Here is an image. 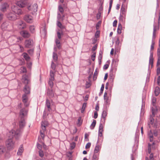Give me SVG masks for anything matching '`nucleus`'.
Masks as SVG:
<instances>
[{
	"mask_svg": "<svg viewBox=\"0 0 160 160\" xmlns=\"http://www.w3.org/2000/svg\"><path fill=\"white\" fill-rule=\"evenodd\" d=\"M160 92V89L158 87H157L155 88L154 90V92L156 96L158 95Z\"/></svg>",
	"mask_w": 160,
	"mask_h": 160,
	"instance_id": "nucleus-30",
	"label": "nucleus"
},
{
	"mask_svg": "<svg viewBox=\"0 0 160 160\" xmlns=\"http://www.w3.org/2000/svg\"><path fill=\"white\" fill-rule=\"evenodd\" d=\"M153 52L150 51V55L149 57V67H150V66H151V68L152 67L153 64Z\"/></svg>",
	"mask_w": 160,
	"mask_h": 160,
	"instance_id": "nucleus-16",
	"label": "nucleus"
},
{
	"mask_svg": "<svg viewBox=\"0 0 160 160\" xmlns=\"http://www.w3.org/2000/svg\"><path fill=\"white\" fill-rule=\"evenodd\" d=\"M104 84H102V85L100 89V92L101 93L103 91L104 89Z\"/></svg>",
	"mask_w": 160,
	"mask_h": 160,
	"instance_id": "nucleus-56",
	"label": "nucleus"
},
{
	"mask_svg": "<svg viewBox=\"0 0 160 160\" xmlns=\"http://www.w3.org/2000/svg\"><path fill=\"white\" fill-rule=\"evenodd\" d=\"M100 149V147L99 145L97 144L95 147L94 150V154L97 153Z\"/></svg>",
	"mask_w": 160,
	"mask_h": 160,
	"instance_id": "nucleus-29",
	"label": "nucleus"
},
{
	"mask_svg": "<svg viewBox=\"0 0 160 160\" xmlns=\"http://www.w3.org/2000/svg\"><path fill=\"white\" fill-rule=\"evenodd\" d=\"M6 148L5 147L2 145H0V154H2L5 152Z\"/></svg>",
	"mask_w": 160,
	"mask_h": 160,
	"instance_id": "nucleus-32",
	"label": "nucleus"
},
{
	"mask_svg": "<svg viewBox=\"0 0 160 160\" xmlns=\"http://www.w3.org/2000/svg\"><path fill=\"white\" fill-rule=\"evenodd\" d=\"M119 19L120 22L122 23L124 22L125 19V15H121V14Z\"/></svg>",
	"mask_w": 160,
	"mask_h": 160,
	"instance_id": "nucleus-27",
	"label": "nucleus"
},
{
	"mask_svg": "<svg viewBox=\"0 0 160 160\" xmlns=\"http://www.w3.org/2000/svg\"><path fill=\"white\" fill-rule=\"evenodd\" d=\"M47 94L50 98H52L54 96V92L52 90L48 89Z\"/></svg>",
	"mask_w": 160,
	"mask_h": 160,
	"instance_id": "nucleus-20",
	"label": "nucleus"
},
{
	"mask_svg": "<svg viewBox=\"0 0 160 160\" xmlns=\"http://www.w3.org/2000/svg\"><path fill=\"white\" fill-rule=\"evenodd\" d=\"M46 106L47 107L48 110L50 111L51 110L50 107V103L48 99H47L46 101Z\"/></svg>",
	"mask_w": 160,
	"mask_h": 160,
	"instance_id": "nucleus-23",
	"label": "nucleus"
},
{
	"mask_svg": "<svg viewBox=\"0 0 160 160\" xmlns=\"http://www.w3.org/2000/svg\"><path fill=\"white\" fill-rule=\"evenodd\" d=\"M21 34L24 38H28L30 36L29 33L26 30H23L21 32Z\"/></svg>",
	"mask_w": 160,
	"mask_h": 160,
	"instance_id": "nucleus-14",
	"label": "nucleus"
},
{
	"mask_svg": "<svg viewBox=\"0 0 160 160\" xmlns=\"http://www.w3.org/2000/svg\"><path fill=\"white\" fill-rule=\"evenodd\" d=\"M39 155L41 157H42L43 156L44 154L42 151L40 150L39 151Z\"/></svg>",
	"mask_w": 160,
	"mask_h": 160,
	"instance_id": "nucleus-50",
	"label": "nucleus"
},
{
	"mask_svg": "<svg viewBox=\"0 0 160 160\" xmlns=\"http://www.w3.org/2000/svg\"><path fill=\"white\" fill-rule=\"evenodd\" d=\"M75 142H73L70 143V147L72 149H73L75 147Z\"/></svg>",
	"mask_w": 160,
	"mask_h": 160,
	"instance_id": "nucleus-46",
	"label": "nucleus"
},
{
	"mask_svg": "<svg viewBox=\"0 0 160 160\" xmlns=\"http://www.w3.org/2000/svg\"><path fill=\"white\" fill-rule=\"evenodd\" d=\"M107 115V113L106 111L103 110L102 114L101 120L103 122L105 121L106 117Z\"/></svg>",
	"mask_w": 160,
	"mask_h": 160,
	"instance_id": "nucleus-18",
	"label": "nucleus"
},
{
	"mask_svg": "<svg viewBox=\"0 0 160 160\" xmlns=\"http://www.w3.org/2000/svg\"><path fill=\"white\" fill-rule=\"evenodd\" d=\"M23 91L24 94L22 96V101L26 107L29 106V103L28 102V95L30 93V88L29 85H26L25 86Z\"/></svg>",
	"mask_w": 160,
	"mask_h": 160,
	"instance_id": "nucleus-2",
	"label": "nucleus"
},
{
	"mask_svg": "<svg viewBox=\"0 0 160 160\" xmlns=\"http://www.w3.org/2000/svg\"><path fill=\"white\" fill-rule=\"evenodd\" d=\"M53 58L54 62H56L58 60V56L57 53L53 52Z\"/></svg>",
	"mask_w": 160,
	"mask_h": 160,
	"instance_id": "nucleus-37",
	"label": "nucleus"
},
{
	"mask_svg": "<svg viewBox=\"0 0 160 160\" xmlns=\"http://www.w3.org/2000/svg\"><path fill=\"white\" fill-rule=\"evenodd\" d=\"M86 106V103H84L82 105V108L81 110V112L82 113L85 110V108Z\"/></svg>",
	"mask_w": 160,
	"mask_h": 160,
	"instance_id": "nucleus-43",
	"label": "nucleus"
},
{
	"mask_svg": "<svg viewBox=\"0 0 160 160\" xmlns=\"http://www.w3.org/2000/svg\"><path fill=\"white\" fill-rule=\"evenodd\" d=\"M38 9V6L36 3L32 4L28 7V9L31 12V13L32 14H35L37 11Z\"/></svg>",
	"mask_w": 160,
	"mask_h": 160,
	"instance_id": "nucleus-4",
	"label": "nucleus"
},
{
	"mask_svg": "<svg viewBox=\"0 0 160 160\" xmlns=\"http://www.w3.org/2000/svg\"><path fill=\"white\" fill-rule=\"evenodd\" d=\"M23 149L22 148V145H21L20 146L18 150V152H17V154L18 155H20L22 154V153L23 152Z\"/></svg>",
	"mask_w": 160,
	"mask_h": 160,
	"instance_id": "nucleus-24",
	"label": "nucleus"
},
{
	"mask_svg": "<svg viewBox=\"0 0 160 160\" xmlns=\"http://www.w3.org/2000/svg\"><path fill=\"white\" fill-rule=\"evenodd\" d=\"M7 18L10 20H15L17 19V17L15 13L12 12L8 13L7 15Z\"/></svg>",
	"mask_w": 160,
	"mask_h": 160,
	"instance_id": "nucleus-7",
	"label": "nucleus"
},
{
	"mask_svg": "<svg viewBox=\"0 0 160 160\" xmlns=\"http://www.w3.org/2000/svg\"><path fill=\"white\" fill-rule=\"evenodd\" d=\"M117 23V20H115L114 21L113 23V26L114 27H116Z\"/></svg>",
	"mask_w": 160,
	"mask_h": 160,
	"instance_id": "nucleus-59",
	"label": "nucleus"
},
{
	"mask_svg": "<svg viewBox=\"0 0 160 160\" xmlns=\"http://www.w3.org/2000/svg\"><path fill=\"white\" fill-rule=\"evenodd\" d=\"M57 36L58 38L59 39H61V35H62V33L61 34L60 32H58L57 33Z\"/></svg>",
	"mask_w": 160,
	"mask_h": 160,
	"instance_id": "nucleus-52",
	"label": "nucleus"
},
{
	"mask_svg": "<svg viewBox=\"0 0 160 160\" xmlns=\"http://www.w3.org/2000/svg\"><path fill=\"white\" fill-rule=\"evenodd\" d=\"M22 82L26 85H29L30 79L28 76L25 74L22 76Z\"/></svg>",
	"mask_w": 160,
	"mask_h": 160,
	"instance_id": "nucleus-11",
	"label": "nucleus"
},
{
	"mask_svg": "<svg viewBox=\"0 0 160 160\" xmlns=\"http://www.w3.org/2000/svg\"><path fill=\"white\" fill-rule=\"evenodd\" d=\"M16 25L20 29H22L26 28L25 23L22 20H19L16 22Z\"/></svg>",
	"mask_w": 160,
	"mask_h": 160,
	"instance_id": "nucleus-5",
	"label": "nucleus"
},
{
	"mask_svg": "<svg viewBox=\"0 0 160 160\" xmlns=\"http://www.w3.org/2000/svg\"><path fill=\"white\" fill-rule=\"evenodd\" d=\"M157 54L158 56H160V48H158L157 50Z\"/></svg>",
	"mask_w": 160,
	"mask_h": 160,
	"instance_id": "nucleus-64",
	"label": "nucleus"
},
{
	"mask_svg": "<svg viewBox=\"0 0 160 160\" xmlns=\"http://www.w3.org/2000/svg\"><path fill=\"white\" fill-rule=\"evenodd\" d=\"M22 55L26 61H28L30 59V57L26 52H23Z\"/></svg>",
	"mask_w": 160,
	"mask_h": 160,
	"instance_id": "nucleus-25",
	"label": "nucleus"
},
{
	"mask_svg": "<svg viewBox=\"0 0 160 160\" xmlns=\"http://www.w3.org/2000/svg\"><path fill=\"white\" fill-rule=\"evenodd\" d=\"M91 146V143L90 142H88L87 144L86 145L85 148H89Z\"/></svg>",
	"mask_w": 160,
	"mask_h": 160,
	"instance_id": "nucleus-58",
	"label": "nucleus"
},
{
	"mask_svg": "<svg viewBox=\"0 0 160 160\" xmlns=\"http://www.w3.org/2000/svg\"><path fill=\"white\" fill-rule=\"evenodd\" d=\"M20 69L21 72L22 73H25L27 72L26 69L25 67H21Z\"/></svg>",
	"mask_w": 160,
	"mask_h": 160,
	"instance_id": "nucleus-45",
	"label": "nucleus"
},
{
	"mask_svg": "<svg viewBox=\"0 0 160 160\" xmlns=\"http://www.w3.org/2000/svg\"><path fill=\"white\" fill-rule=\"evenodd\" d=\"M45 131L41 130L40 131V135L41 136L43 139L44 136V131Z\"/></svg>",
	"mask_w": 160,
	"mask_h": 160,
	"instance_id": "nucleus-48",
	"label": "nucleus"
},
{
	"mask_svg": "<svg viewBox=\"0 0 160 160\" xmlns=\"http://www.w3.org/2000/svg\"><path fill=\"white\" fill-rule=\"evenodd\" d=\"M96 56L95 53H94L93 54H92L91 56V59L92 60L94 61L95 60V57Z\"/></svg>",
	"mask_w": 160,
	"mask_h": 160,
	"instance_id": "nucleus-57",
	"label": "nucleus"
},
{
	"mask_svg": "<svg viewBox=\"0 0 160 160\" xmlns=\"http://www.w3.org/2000/svg\"><path fill=\"white\" fill-rule=\"evenodd\" d=\"M153 133L152 132L151 130H150L149 132L148 133V136L149 138L150 141L151 142H152L153 140Z\"/></svg>",
	"mask_w": 160,
	"mask_h": 160,
	"instance_id": "nucleus-21",
	"label": "nucleus"
},
{
	"mask_svg": "<svg viewBox=\"0 0 160 160\" xmlns=\"http://www.w3.org/2000/svg\"><path fill=\"white\" fill-rule=\"evenodd\" d=\"M51 68L54 70H55L56 68V65L53 62H52Z\"/></svg>",
	"mask_w": 160,
	"mask_h": 160,
	"instance_id": "nucleus-49",
	"label": "nucleus"
},
{
	"mask_svg": "<svg viewBox=\"0 0 160 160\" xmlns=\"http://www.w3.org/2000/svg\"><path fill=\"white\" fill-rule=\"evenodd\" d=\"M9 7V5L7 3L5 2L2 4L0 6V10L2 12H5Z\"/></svg>",
	"mask_w": 160,
	"mask_h": 160,
	"instance_id": "nucleus-13",
	"label": "nucleus"
},
{
	"mask_svg": "<svg viewBox=\"0 0 160 160\" xmlns=\"http://www.w3.org/2000/svg\"><path fill=\"white\" fill-rule=\"evenodd\" d=\"M7 135L9 138L6 142V146L9 150L13 149L15 147V142L12 138L14 136L16 139H18L21 136V131L18 129L16 131L12 130L8 133Z\"/></svg>",
	"mask_w": 160,
	"mask_h": 160,
	"instance_id": "nucleus-1",
	"label": "nucleus"
},
{
	"mask_svg": "<svg viewBox=\"0 0 160 160\" xmlns=\"http://www.w3.org/2000/svg\"><path fill=\"white\" fill-rule=\"evenodd\" d=\"M152 147V149H155V146H154V142H153L152 145H151L150 143H148V152L149 153H150L151 152V147Z\"/></svg>",
	"mask_w": 160,
	"mask_h": 160,
	"instance_id": "nucleus-22",
	"label": "nucleus"
},
{
	"mask_svg": "<svg viewBox=\"0 0 160 160\" xmlns=\"http://www.w3.org/2000/svg\"><path fill=\"white\" fill-rule=\"evenodd\" d=\"M98 73L97 71V70H95V71L94 73L93 76V79L94 80H95L96 79Z\"/></svg>",
	"mask_w": 160,
	"mask_h": 160,
	"instance_id": "nucleus-44",
	"label": "nucleus"
},
{
	"mask_svg": "<svg viewBox=\"0 0 160 160\" xmlns=\"http://www.w3.org/2000/svg\"><path fill=\"white\" fill-rule=\"evenodd\" d=\"M155 112L156 111L154 109V108H152V115H150L149 118L150 122H149V123H150L151 125H152V124L153 123L154 119L153 118L155 116Z\"/></svg>",
	"mask_w": 160,
	"mask_h": 160,
	"instance_id": "nucleus-12",
	"label": "nucleus"
},
{
	"mask_svg": "<svg viewBox=\"0 0 160 160\" xmlns=\"http://www.w3.org/2000/svg\"><path fill=\"white\" fill-rule=\"evenodd\" d=\"M33 42L32 40L29 39L25 41V47L27 48H31L32 47Z\"/></svg>",
	"mask_w": 160,
	"mask_h": 160,
	"instance_id": "nucleus-9",
	"label": "nucleus"
},
{
	"mask_svg": "<svg viewBox=\"0 0 160 160\" xmlns=\"http://www.w3.org/2000/svg\"><path fill=\"white\" fill-rule=\"evenodd\" d=\"M98 116V114L97 112H94V118L96 119L97 118Z\"/></svg>",
	"mask_w": 160,
	"mask_h": 160,
	"instance_id": "nucleus-60",
	"label": "nucleus"
},
{
	"mask_svg": "<svg viewBox=\"0 0 160 160\" xmlns=\"http://www.w3.org/2000/svg\"><path fill=\"white\" fill-rule=\"evenodd\" d=\"M62 16L59 13H58L57 18V21H60V19L61 18Z\"/></svg>",
	"mask_w": 160,
	"mask_h": 160,
	"instance_id": "nucleus-54",
	"label": "nucleus"
},
{
	"mask_svg": "<svg viewBox=\"0 0 160 160\" xmlns=\"http://www.w3.org/2000/svg\"><path fill=\"white\" fill-rule=\"evenodd\" d=\"M121 14L122 15H125L126 10L125 6H123V5H122L121 9Z\"/></svg>",
	"mask_w": 160,
	"mask_h": 160,
	"instance_id": "nucleus-28",
	"label": "nucleus"
},
{
	"mask_svg": "<svg viewBox=\"0 0 160 160\" xmlns=\"http://www.w3.org/2000/svg\"><path fill=\"white\" fill-rule=\"evenodd\" d=\"M152 103H153V105H154L156 102V98L155 97H153L152 99Z\"/></svg>",
	"mask_w": 160,
	"mask_h": 160,
	"instance_id": "nucleus-53",
	"label": "nucleus"
},
{
	"mask_svg": "<svg viewBox=\"0 0 160 160\" xmlns=\"http://www.w3.org/2000/svg\"><path fill=\"white\" fill-rule=\"evenodd\" d=\"M48 123L47 121H44L42 122V130L45 131L46 127L48 126Z\"/></svg>",
	"mask_w": 160,
	"mask_h": 160,
	"instance_id": "nucleus-19",
	"label": "nucleus"
},
{
	"mask_svg": "<svg viewBox=\"0 0 160 160\" xmlns=\"http://www.w3.org/2000/svg\"><path fill=\"white\" fill-rule=\"evenodd\" d=\"M53 80H51V79H49L48 81V84L51 88H52L53 84Z\"/></svg>",
	"mask_w": 160,
	"mask_h": 160,
	"instance_id": "nucleus-41",
	"label": "nucleus"
},
{
	"mask_svg": "<svg viewBox=\"0 0 160 160\" xmlns=\"http://www.w3.org/2000/svg\"><path fill=\"white\" fill-rule=\"evenodd\" d=\"M159 29L158 27H157L156 25L154 24L153 25V35L152 37V41L155 38L156 32Z\"/></svg>",
	"mask_w": 160,
	"mask_h": 160,
	"instance_id": "nucleus-17",
	"label": "nucleus"
},
{
	"mask_svg": "<svg viewBox=\"0 0 160 160\" xmlns=\"http://www.w3.org/2000/svg\"><path fill=\"white\" fill-rule=\"evenodd\" d=\"M58 10L62 14L64 10L63 8H62V7L61 6H59L58 7Z\"/></svg>",
	"mask_w": 160,
	"mask_h": 160,
	"instance_id": "nucleus-47",
	"label": "nucleus"
},
{
	"mask_svg": "<svg viewBox=\"0 0 160 160\" xmlns=\"http://www.w3.org/2000/svg\"><path fill=\"white\" fill-rule=\"evenodd\" d=\"M21 1L17 2V5L20 7H24L26 4V1L27 0H20Z\"/></svg>",
	"mask_w": 160,
	"mask_h": 160,
	"instance_id": "nucleus-15",
	"label": "nucleus"
},
{
	"mask_svg": "<svg viewBox=\"0 0 160 160\" xmlns=\"http://www.w3.org/2000/svg\"><path fill=\"white\" fill-rule=\"evenodd\" d=\"M158 132L157 130H155L153 131V134L154 136H158Z\"/></svg>",
	"mask_w": 160,
	"mask_h": 160,
	"instance_id": "nucleus-51",
	"label": "nucleus"
},
{
	"mask_svg": "<svg viewBox=\"0 0 160 160\" xmlns=\"http://www.w3.org/2000/svg\"><path fill=\"white\" fill-rule=\"evenodd\" d=\"M29 29L32 33H34L35 32V28L34 26L31 25L29 27Z\"/></svg>",
	"mask_w": 160,
	"mask_h": 160,
	"instance_id": "nucleus-34",
	"label": "nucleus"
},
{
	"mask_svg": "<svg viewBox=\"0 0 160 160\" xmlns=\"http://www.w3.org/2000/svg\"><path fill=\"white\" fill-rule=\"evenodd\" d=\"M96 121L95 120H93L92 123L91 124L90 126V128H91V129H94L96 124Z\"/></svg>",
	"mask_w": 160,
	"mask_h": 160,
	"instance_id": "nucleus-36",
	"label": "nucleus"
},
{
	"mask_svg": "<svg viewBox=\"0 0 160 160\" xmlns=\"http://www.w3.org/2000/svg\"><path fill=\"white\" fill-rule=\"evenodd\" d=\"M154 42L153 41H152V43L151 46V50H152L154 48Z\"/></svg>",
	"mask_w": 160,
	"mask_h": 160,
	"instance_id": "nucleus-55",
	"label": "nucleus"
},
{
	"mask_svg": "<svg viewBox=\"0 0 160 160\" xmlns=\"http://www.w3.org/2000/svg\"><path fill=\"white\" fill-rule=\"evenodd\" d=\"M50 78L49 79H51V80H54V73L52 71H50Z\"/></svg>",
	"mask_w": 160,
	"mask_h": 160,
	"instance_id": "nucleus-42",
	"label": "nucleus"
},
{
	"mask_svg": "<svg viewBox=\"0 0 160 160\" xmlns=\"http://www.w3.org/2000/svg\"><path fill=\"white\" fill-rule=\"evenodd\" d=\"M98 154H94L92 160H98Z\"/></svg>",
	"mask_w": 160,
	"mask_h": 160,
	"instance_id": "nucleus-39",
	"label": "nucleus"
},
{
	"mask_svg": "<svg viewBox=\"0 0 160 160\" xmlns=\"http://www.w3.org/2000/svg\"><path fill=\"white\" fill-rule=\"evenodd\" d=\"M57 25L61 29H64L65 28V26L63 25L59 21H57Z\"/></svg>",
	"mask_w": 160,
	"mask_h": 160,
	"instance_id": "nucleus-26",
	"label": "nucleus"
},
{
	"mask_svg": "<svg viewBox=\"0 0 160 160\" xmlns=\"http://www.w3.org/2000/svg\"><path fill=\"white\" fill-rule=\"evenodd\" d=\"M22 105L21 103H19L18 105V108L20 109L19 113V117L20 118L26 119L27 118L28 112V109L27 108H23Z\"/></svg>",
	"mask_w": 160,
	"mask_h": 160,
	"instance_id": "nucleus-3",
	"label": "nucleus"
},
{
	"mask_svg": "<svg viewBox=\"0 0 160 160\" xmlns=\"http://www.w3.org/2000/svg\"><path fill=\"white\" fill-rule=\"evenodd\" d=\"M112 2H113V0H110V1L109 3V8H110V9L111 8V7L112 6Z\"/></svg>",
	"mask_w": 160,
	"mask_h": 160,
	"instance_id": "nucleus-61",
	"label": "nucleus"
},
{
	"mask_svg": "<svg viewBox=\"0 0 160 160\" xmlns=\"http://www.w3.org/2000/svg\"><path fill=\"white\" fill-rule=\"evenodd\" d=\"M122 29V25L121 24L119 23L118 25V28L117 29V32L118 33L120 34L121 33V30Z\"/></svg>",
	"mask_w": 160,
	"mask_h": 160,
	"instance_id": "nucleus-33",
	"label": "nucleus"
},
{
	"mask_svg": "<svg viewBox=\"0 0 160 160\" xmlns=\"http://www.w3.org/2000/svg\"><path fill=\"white\" fill-rule=\"evenodd\" d=\"M27 52L30 56H32L33 54L34 49H30L27 51Z\"/></svg>",
	"mask_w": 160,
	"mask_h": 160,
	"instance_id": "nucleus-40",
	"label": "nucleus"
},
{
	"mask_svg": "<svg viewBox=\"0 0 160 160\" xmlns=\"http://www.w3.org/2000/svg\"><path fill=\"white\" fill-rule=\"evenodd\" d=\"M8 24L6 22H5L2 24L1 28L2 29L4 30L5 29L7 28V26Z\"/></svg>",
	"mask_w": 160,
	"mask_h": 160,
	"instance_id": "nucleus-31",
	"label": "nucleus"
},
{
	"mask_svg": "<svg viewBox=\"0 0 160 160\" xmlns=\"http://www.w3.org/2000/svg\"><path fill=\"white\" fill-rule=\"evenodd\" d=\"M157 82L158 85H160V76H158L157 80Z\"/></svg>",
	"mask_w": 160,
	"mask_h": 160,
	"instance_id": "nucleus-62",
	"label": "nucleus"
},
{
	"mask_svg": "<svg viewBox=\"0 0 160 160\" xmlns=\"http://www.w3.org/2000/svg\"><path fill=\"white\" fill-rule=\"evenodd\" d=\"M26 119L20 118V120L19 122V129L21 131V134L22 132L20 129L23 128L25 126L26 122L25 121Z\"/></svg>",
	"mask_w": 160,
	"mask_h": 160,
	"instance_id": "nucleus-10",
	"label": "nucleus"
},
{
	"mask_svg": "<svg viewBox=\"0 0 160 160\" xmlns=\"http://www.w3.org/2000/svg\"><path fill=\"white\" fill-rule=\"evenodd\" d=\"M24 20L27 22L29 23H32L33 22V18L29 14L25 15L24 18Z\"/></svg>",
	"mask_w": 160,
	"mask_h": 160,
	"instance_id": "nucleus-8",
	"label": "nucleus"
},
{
	"mask_svg": "<svg viewBox=\"0 0 160 160\" xmlns=\"http://www.w3.org/2000/svg\"><path fill=\"white\" fill-rule=\"evenodd\" d=\"M12 9L13 12L18 15H21L22 13L21 9L17 6H13L12 8Z\"/></svg>",
	"mask_w": 160,
	"mask_h": 160,
	"instance_id": "nucleus-6",
	"label": "nucleus"
},
{
	"mask_svg": "<svg viewBox=\"0 0 160 160\" xmlns=\"http://www.w3.org/2000/svg\"><path fill=\"white\" fill-rule=\"evenodd\" d=\"M99 32L97 31L95 33V37L97 38L99 37Z\"/></svg>",
	"mask_w": 160,
	"mask_h": 160,
	"instance_id": "nucleus-63",
	"label": "nucleus"
},
{
	"mask_svg": "<svg viewBox=\"0 0 160 160\" xmlns=\"http://www.w3.org/2000/svg\"><path fill=\"white\" fill-rule=\"evenodd\" d=\"M104 99L105 100L107 103H108L109 102L108 97L107 96V93L106 92L104 93Z\"/></svg>",
	"mask_w": 160,
	"mask_h": 160,
	"instance_id": "nucleus-35",
	"label": "nucleus"
},
{
	"mask_svg": "<svg viewBox=\"0 0 160 160\" xmlns=\"http://www.w3.org/2000/svg\"><path fill=\"white\" fill-rule=\"evenodd\" d=\"M55 42L58 48L59 49H60V41L58 39H56Z\"/></svg>",
	"mask_w": 160,
	"mask_h": 160,
	"instance_id": "nucleus-38",
	"label": "nucleus"
}]
</instances>
